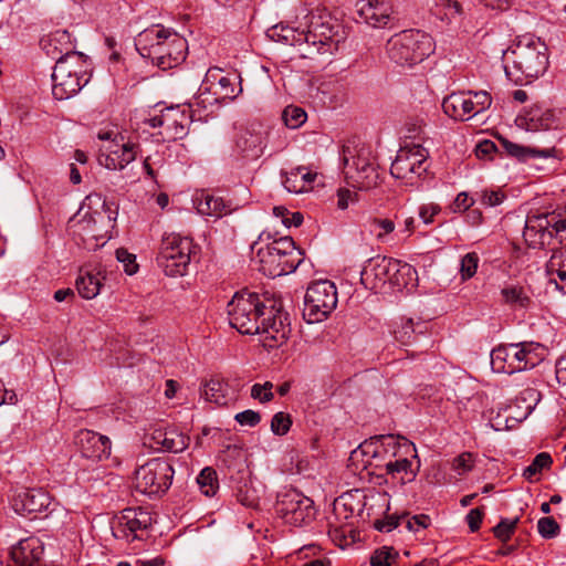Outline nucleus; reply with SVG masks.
<instances>
[{
  "instance_id": "52",
  "label": "nucleus",
  "mask_w": 566,
  "mask_h": 566,
  "mask_svg": "<svg viewBox=\"0 0 566 566\" xmlns=\"http://www.w3.org/2000/svg\"><path fill=\"white\" fill-rule=\"evenodd\" d=\"M395 230V222L390 219L375 218L371 220V231L379 241L385 242L386 237Z\"/></svg>"
},
{
  "instance_id": "35",
  "label": "nucleus",
  "mask_w": 566,
  "mask_h": 566,
  "mask_svg": "<svg viewBox=\"0 0 566 566\" xmlns=\"http://www.w3.org/2000/svg\"><path fill=\"white\" fill-rule=\"evenodd\" d=\"M549 281L556 284V287L566 294V248L554 250L546 264Z\"/></svg>"
},
{
  "instance_id": "25",
  "label": "nucleus",
  "mask_w": 566,
  "mask_h": 566,
  "mask_svg": "<svg viewBox=\"0 0 566 566\" xmlns=\"http://www.w3.org/2000/svg\"><path fill=\"white\" fill-rule=\"evenodd\" d=\"M165 130L163 134L168 139H181L188 134V127L192 122L189 107L171 106L163 109Z\"/></svg>"
},
{
  "instance_id": "9",
  "label": "nucleus",
  "mask_w": 566,
  "mask_h": 566,
  "mask_svg": "<svg viewBox=\"0 0 566 566\" xmlns=\"http://www.w3.org/2000/svg\"><path fill=\"white\" fill-rule=\"evenodd\" d=\"M197 247L189 237L168 233L163 237L157 263L168 276H184Z\"/></svg>"
},
{
  "instance_id": "6",
  "label": "nucleus",
  "mask_w": 566,
  "mask_h": 566,
  "mask_svg": "<svg viewBox=\"0 0 566 566\" xmlns=\"http://www.w3.org/2000/svg\"><path fill=\"white\" fill-rule=\"evenodd\" d=\"M431 35L420 30H405L392 35L386 44L388 57L398 65L411 66L433 52Z\"/></svg>"
},
{
  "instance_id": "20",
  "label": "nucleus",
  "mask_w": 566,
  "mask_h": 566,
  "mask_svg": "<svg viewBox=\"0 0 566 566\" xmlns=\"http://www.w3.org/2000/svg\"><path fill=\"white\" fill-rule=\"evenodd\" d=\"M395 264L396 260L391 258L376 256L369 259L360 272L361 284L370 291H380L387 283H391Z\"/></svg>"
},
{
  "instance_id": "44",
  "label": "nucleus",
  "mask_w": 566,
  "mask_h": 566,
  "mask_svg": "<svg viewBox=\"0 0 566 566\" xmlns=\"http://www.w3.org/2000/svg\"><path fill=\"white\" fill-rule=\"evenodd\" d=\"M197 483L202 494L206 496H213L219 489L216 470L210 467L202 469L197 476Z\"/></svg>"
},
{
  "instance_id": "37",
  "label": "nucleus",
  "mask_w": 566,
  "mask_h": 566,
  "mask_svg": "<svg viewBox=\"0 0 566 566\" xmlns=\"http://www.w3.org/2000/svg\"><path fill=\"white\" fill-rule=\"evenodd\" d=\"M418 276L416 269L405 262L396 260V264L392 266L391 283L392 287L397 290L412 289L416 286Z\"/></svg>"
},
{
  "instance_id": "33",
  "label": "nucleus",
  "mask_w": 566,
  "mask_h": 566,
  "mask_svg": "<svg viewBox=\"0 0 566 566\" xmlns=\"http://www.w3.org/2000/svg\"><path fill=\"white\" fill-rule=\"evenodd\" d=\"M197 201V210L200 214L212 217L214 219L230 214L235 208L231 202L224 201L223 198L209 193H202Z\"/></svg>"
},
{
  "instance_id": "51",
  "label": "nucleus",
  "mask_w": 566,
  "mask_h": 566,
  "mask_svg": "<svg viewBox=\"0 0 566 566\" xmlns=\"http://www.w3.org/2000/svg\"><path fill=\"white\" fill-rule=\"evenodd\" d=\"M292 426V419L289 413L283 411L276 412L271 420V430L276 436H284Z\"/></svg>"
},
{
  "instance_id": "56",
  "label": "nucleus",
  "mask_w": 566,
  "mask_h": 566,
  "mask_svg": "<svg viewBox=\"0 0 566 566\" xmlns=\"http://www.w3.org/2000/svg\"><path fill=\"white\" fill-rule=\"evenodd\" d=\"M297 174H300V171L292 169L284 177L283 186L289 192L302 193L305 191V182L302 181V177Z\"/></svg>"
},
{
  "instance_id": "61",
  "label": "nucleus",
  "mask_w": 566,
  "mask_h": 566,
  "mask_svg": "<svg viewBox=\"0 0 566 566\" xmlns=\"http://www.w3.org/2000/svg\"><path fill=\"white\" fill-rule=\"evenodd\" d=\"M407 516H395V515H391V516H388L386 520H377L375 522V528L378 530L379 532H391L392 530H395L396 527H398L400 525L401 522L405 521Z\"/></svg>"
},
{
  "instance_id": "13",
  "label": "nucleus",
  "mask_w": 566,
  "mask_h": 566,
  "mask_svg": "<svg viewBox=\"0 0 566 566\" xmlns=\"http://www.w3.org/2000/svg\"><path fill=\"white\" fill-rule=\"evenodd\" d=\"M174 474L170 462L161 458L151 459L135 471L136 490L148 495L164 494L170 488Z\"/></svg>"
},
{
  "instance_id": "64",
  "label": "nucleus",
  "mask_w": 566,
  "mask_h": 566,
  "mask_svg": "<svg viewBox=\"0 0 566 566\" xmlns=\"http://www.w3.org/2000/svg\"><path fill=\"white\" fill-rule=\"evenodd\" d=\"M441 208L436 203H424L419 207V217L424 224L433 222V218L439 214Z\"/></svg>"
},
{
  "instance_id": "29",
  "label": "nucleus",
  "mask_w": 566,
  "mask_h": 566,
  "mask_svg": "<svg viewBox=\"0 0 566 566\" xmlns=\"http://www.w3.org/2000/svg\"><path fill=\"white\" fill-rule=\"evenodd\" d=\"M241 92L239 75L224 74L222 81L213 87L212 94L207 97L201 96L199 101H202V107L206 108L208 105L219 104L223 101H233Z\"/></svg>"
},
{
  "instance_id": "14",
  "label": "nucleus",
  "mask_w": 566,
  "mask_h": 566,
  "mask_svg": "<svg viewBox=\"0 0 566 566\" xmlns=\"http://www.w3.org/2000/svg\"><path fill=\"white\" fill-rule=\"evenodd\" d=\"M70 227L73 229V233L81 239L85 249L96 250L109 239L111 217L106 218L104 213L97 211H86L85 213L80 211L70 220Z\"/></svg>"
},
{
  "instance_id": "18",
  "label": "nucleus",
  "mask_w": 566,
  "mask_h": 566,
  "mask_svg": "<svg viewBox=\"0 0 566 566\" xmlns=\"http://www.w3.org/2000/svg\"><path fill=\"white\" fill-rule=\"evenodd\" d=\"M138 153V144L125 142L124 136L115 135L109 144L99 148L98 163L109 170H123L136 159Z\"/></svg>"
},
{
  "instance_id": "4",
  "label": "nucleus",
  "mask_w": 566,
  "mask_h": 566,
  "mask_svg": "<svg viewBox=\"0 0 566 566\" xmlns=\"http://www.w3.org/2000/svg\"><path fill=\"white\" fill-rule=\"evenodd\" d=\"M342 166L344 178L353 188L369 190L380 182L378 166L370 146L345 145L342 151Z\"/></svg>"
},
{
  "instance_id": "24",
  "label": "nucleus",
  "mask_w": 566,
  "mask_h": 566,
  "mask_svg": "<svg viewBox=\"0 0 566 566\" xmlns=\"http://www.w3.org/2000/svg\"><path fill=\"white\" fill-rule=\"evenodd\" d=\"M149 440L151 448L175 453L182 452L190 442V438L176 427L155 428Z\"/></svg>"
},
{
  "instance_id": "39",
  "label": "nucleus",
  "mask_w": 566,
  "mask_h": 566,
  "mask_svg": "<svg viewBox=\"0 0 566 566\" xmlns=\"http://www.w3.org/2000/svg\"><path fill=\"white\" fill-rule=\"evenodd\" d=\"M76 290L78 294L86 300H92L99 294L101 291V279L99 273L93 274L86 272L85 274H80L76 279Z\"/></svg>"
},
{
  "instance_id": "62",
  "label": "nucleus",
  "mask_w": 566,
  "mask_h": 566,
  "mask_svg": "<svg viewBox=\"0 0 566 566\" xmlns=\"http://www.w3.org/2000/svg\"><path fill=\"white\" fill-rule=\"evenodd\" d=\"M471 99H472V103L474 104L473 112L475 115L483 112L485 108H488L491 105V97L484 91L471 93Z\"/></svg>"
},
{
  "instance_id": "55",
  "label": "nucleus",
  "mask_w": 566,
  "mask_h": 566,
  "mask_svg": "<svg viewBox=\"0 0 566 566\" xmlns=\"http://www.w3.org/2000/svg\"><path fill=\"white\" fill-rule=\"evenodd\" d=\"M537 530L542 537L553 538L559 534L560 526L553 517H542L537 522Z\"/></svg>"
},
{
  "instance_id": "38",
  "label": "nucleus",
  "mask_w": 566,
  "mask_h": 566,
  "mask_svg": "<svg viewBox=\"0 0 566 566\" xmlns=\"http://www.w3.org/2000/svg\"><path fill=\"white\" fill-rule=\"evenodd\" d=\"M522 350V360L525 364V369H531L541 364L546 356V347L535 342L520 343Z\"/></svg>"
},
{
  "instance_id": "46",
  "label": "nucleus",
  "mask_w": 566,
  "mask_h": 566,
  "mask_svg": "<svg viewBox=\"0 0 566 566\" xmlns=\"http://www.w3.org/2000/svg\"><path fill=\"white\" fill-rule=\"evenodd\" d=\"M552 457L547 452L538 453L532 461V463L524 469L523 476L533 481L534 478L539 474L544 469H548L552 464Z\"/></svg>"
},
{
  "instance_id": "19",
  "label": "nucleus",
  "mask_w": 566,
  "mask_h": 566,
  "mask_svg": "<svg viewBox=\"0 0 566 566\" xmlns=\"http://www.w3.org/2000/svg\"><path fill=\"white\" fill-rule=\"evenodd\" d=\"M560 114V111L535 104L517 116L516 125L527 132L559 129Z\"/></svg>"
},
{
  "instance_id": "60",
  "label": "nucleus",
  "mask_w": 566,
  "mask_h": 566,
  "mask_svg": "<svg viewBox=\"0 0 566 566\" xmlns=\"http://www.w3.org/2000/svg\"><path fill=\"white\" fill-rule=\"evenodd\" d=\"M473 463L474 460L472 453L464 452L453 460V470L458 474L462 475L472 470Z\"/></svg>"
},
{
  "instance_id": "58",
  "label": "nucleus",
  "mask_w": 566,
  "mask_h": 566,
  "mask_svg": "<svg viewBox=\"0 0 566 566\" xmlns=\"http://www.w3.org/2000/svg\"><path fill=\"white\" fill-rule=\"evenodd\" d=\"M116 259L118 262L123 263L124 271L128 275H133L137 272L138 265L136 263V256L132 253H129L125 249H117L116 250Z\"/></svg>"
},
{
  "instance_id": "42",
  "label": "nucleus",
  "mask_w": 566,
  "mask_h": 566,
  "mask_svg": "<svg viewBox=\"0 0 566 566\" xmlns=\"http://www.w3.org/2000/svg\"><path fill=\"white\" fill-rule=\"evenodd\" d=\"M226 73L223 70L219 67H211L207 71L205 80L199 88V94L195 98V104L198 106H202V101H199V98L210 96L213 92V87L218 85L220 81H222V76Z\"/></svg>"
},
{
  "instance_id": "36",
  "label": "nucleus",
  "mask_w": 566,
  "mask_h": 566,
  "mask_svg": "<svg viewBox=\"0 0 566 566\" xmlns=\"http://www.w3.org/2000/svg\"><path fill=\"white\" fill-rule=\"evenodd\" d=\"M500 144L503 147V149L511 156L516 157L518 159H525V158H549L555 157L556 149L554 147L551 148H533V147H523L521 145H517L515 143H512L505 138L500 139Z\"/></svg>"
},
{
  "instance_id": "17",
  "label": "nucleus",
  "mask_w": 566,
  "mask_h": 566,
  "mask_svg": "<svg viewBox=\"0 0 566 566\" xmlns=\"http://www.w3.org/2000/svg\"><path fill=\"white\" fill-rule=\"evenodd\" d=\"M338 24L323 21L322 17H312L307 29L297 33V41H304L316 48L318 53L332 52L339 42Z\"/></svg>"
},
{
  "instance_id": "32",
  "label": "nucleus",
  "mask_w": 566,
  "mask_h": 566,
  "mask_svg": "<svg viewBox=\"0 0 566 566\" xmlns=\"http://www.w3.org/2000/svg\"><path fill=\"white\" fill-rule=\"evenodd\" d=\"M265 133L259 128H245L237 138V148L248 158L255 159L263 154Z\"/></svg>"
},
{
  "instance_id": "59",
  "label": "nucleus",
  "mask_w": 566,
  "mask_h": 566,
  "mask_svg": "<svg viewBox=\"0 0 566 566\" xmlns=\"http://www.w3.org/2000/svg\"><path fill=\"white\" fill-rule=\"evenodd\" d=\"M403 516H407L403 522H406V527L411 532L424 530L430 525V517L426 514H419L413 516H409V514H403Z\"/></svg>"
},
{
  "instance_id": "16",
  "label": "nucleus",
  "mask_w": 566,
  "mask_h": 566,
  "mask_svg": "<svg viewBox=\"0 0 566 566\" xmlns=\"http://www.w3.org/2000/svg\"><path fill=\"white\" fill-rule=\"evenodd\" d=\"M429 151L419 144H408L401 147L390 167V174L397 179L412 182L428 169Z\"/></svg>"
},
{
  "instance_id": "12",
  "label": "nucleus",
  "mask_w": 566,
  "mask_h": 566,
  "mask_svg": "<svg viewBox=\"0 0 566 566\" xmlns=\"http://www.w3.org/2000/svg\"><path fill=\"white\" fill-rule=\"evenodd\" d=\"M337 305V291L333 282L319 280L310 284L304 296V318L313 324L323 322Z\"/></svg>"
},
{
  "instance_id": "47",
  "label": "nucleus",
  "mask_w": 566,
  "mask_h": 566,
  "mask_svg": "<svg viewBox=\"0 0 566 566\" xmlns=\"http://www.w3.org/2000/svg\"><path fill=\"white\" fill-rule=\"evenodd\" d=\"M282 118L287 127L296 129L306 122L307 114L300 106L289 105L284 108Z\"/></svg>"
},
{
  "instance_id": "22",
  "label": "nucleus",
  "mask_w": 566,
  "mask_h": 566,
  "mask_svg": "<svg viewBox=\"0 0 566 566\" xmlns=\"http://www.w3.org/2000/svg\"><path fill=\"white\" fill-rule=\"evenodd\" d=\"M11 504L15 513L30 515L48 510L51 496L43 489H21L12 497Z\"/></svg>"
},
{
  "instance_id": "34",
  "label": "nucleus",
  "mask_w": 566,
  "mask_h": 566,
  "mask_svg": "<svg viewBox=\"0 0 566 566\" xmlns=\"http://www.w3.org/2000/svg\"><path fill=\"white\" fill-rule=\"evenodd\" d=\"M201 395L207 401L218 406H226L235 398L229 384L221 378H211L207 381Z\"/></svg>"
},
{
  "instance_id": "48",
  "label": "nucleus",
  "mask_w": 566,
  "mask_h": 566,
  "mask_svg": "<svg viewBox=\"0 0 566 566\" xmlns=\"http://www.w3.org/2000/svg\"><path fill=\"white\" fill-rule=\"evenodd\" d=\"M271 38H277L279 40L290 44V45H301L304 41H297V33L302 32V30L294 29L287 25H275L270 30Z\"/></svg>"
},
{
  "instance_id": "3",
  "label": "nucleus",
  "mask_w": 566,
  "mask_h": 566,
  "mask_svg": "<svg viewBox=\"0 0 566 566\" xmlns=\"http://www.w3.org/2000/svg\"><path fill=\"white\" fill-rule=\"evenodd\" d=\"M135 46L138 53L161 70H169L185 61L188 44L176 31L154 24L137 34Z\"/></svg>"
},
{
  "instance_id": "10",
  "label": "nucleus",
  "mask_w": 566,
  "mask_h": 566,
  "mask_svg": "<svg viewBox=\"0 0 566 566\" xmlns=\"http://www.w3.org/2000/svg\"><path fill=\"white\" fill-rule=\"evenodd\" d=\"M398 442L391 434L376 436L365 440L357 449L352 451L349 461L356 470L381 469L387 470L388 461L396 455Z\"/></svg>"
},
{
  "instance_id": "5",
  "label": "nucleus",
  "mask_w": 566,
  "mask_h": 566,
  "mask_svg": "<svg viewBox=\"0 0 566 566\" xmlns=\"http://www.w3.org/2000/svg\"><path fill=\"white\" fill-rule=\"evenodd\" d=\"M301 255L292 238L282 237L258 249L259 271L271 277L289 274L301 264Z\"/></svg>"
},
{
  "instance_id": "26",
  "label": "nucleus",
  "mask_w": 566,
  "mask_h": 566,
  "mask_svg": "<svg viewBox=\"0 0 566 566\" xmlns=\"http://www.w3.org/2000/svg\"><path fill=\"white\" fill-rule=\"evenodd\" d=\"M151 525V516L140 507L125 509L118 517L117 532L123 536L140 538L138 532L146 531Z\"/></svg>"
},
{
  "instance_id": "28",
  "label": "nucleus",
  "mask_w": 566,
  "mask_h": 566,
  "mask_svg": "<svg viewBox=\"0 0 566 566\" xmlns=\"http://www.w3.org/2000/svg\"><path fill=\"white\" fill-rule=\"evenodd\" d=\"M358 13L366 23L380 28L388 24L392 13L391 6L384 0H363L357 3Z\"/></svg>"
},
{
  "instance_id": "21",
  "label": "nucleus",
  "mask_w": 566,
  "mask_h": 566,
  "mask_svg": "<svg viewBox=\"0 0 566 566\" xmlns=\"http://www.w3.org/2000/svg\"><path fill=\"white\" fill-rule=\"evenodd\" d=\"M75 442L81 454L86 459L101 461L111 454L112 442L108 437L93 430L83 429L77 432Z\"/></svg>"
},
{
  "instance_id": "11",
  "label": "nucleus",
  "mask_w": 566,
  "mask_h": 566,
  "mask_svg": "<svg viewBox=\"0 0 566 566\" xmlns=\"http://www.w3.org/2000/svg\"><path fill=\"white\" fill-rule=\"evenodd\" d=\"M365 494L360 490H352L338 496L333 504V514L328 517V534L334 539L345 541L353 532V520L360 515L365 507Z\"/></svg>"
},
{
  "instance_id": "23",
  "label": "nucleus",
  "mask_w": 566,
  "mask_h": 566,
  "mask_svg": "<svg viewBox=\"0 0 566 566\" xmlns=\"http://www.w3.org/2000/svg\"><path fill=\"white\" fill-rule=\"evenodd\" d=\"M491 366L496 373L514 374L525 370L518 344L500 345L491 352Z\"/></svg>"
},
{
  "instance_id": "54",
  "label": "nucleus",
  "mask_w": 566,
  "mask_h": 566,
  "mask_svg": "<svg viewBox=\"0 0 566 566\" xmlns=\"http://www.w3.org/2000/svg\"><path fill=\"white\" fill-rule=\"evenodd\" d=\"M479 264V256L475 252L467 253L461 260V276L463 280L471 279L475 273Z\"/></svg>"
},
{
  "instance_id": "27",
  "label": "nucleus",
  "mask_w": 566,
  "mask_h": 566,
  "mask_svg": "<svg viewBox=\"0 0 566 566\" xmlns=\"http://www.w3.org/2000/svg\"><path fill=\"white\" fill-rule=\"evenodd\" d=\"M471 92L452 93L443 98L442 109L447 116L455 120H468L475 116Z\"/></svg>"
},
{
  "instance_id": "41",
  "label": "nucleus",
  "mask_w": 566,
  "mask_h": 566,
  "mask_svg": "<svg viewBox=\"0 0 566 566\" xmlns=\"http://www.w3.org/2000/svg\"><path fill=\"white\" fill-rule=\"evenodd\" d=\"M386 472L398 479L402 484L411 482L416 478V472L411 469V462L406 458L388 461Z\"/></svg>"
},
{
  "instance_id": "43",
  "label": "nucleus",
  "mask_w": 566,
  "mask_h": 566,
  "mask_svg": "<svg viewBox=\"0 0 566 566\" xmlns=\"http://www.w3.org/2000/svg\"><path fill=\"white\" fill-rule=\"evenodd\" d=\"M431 12L441 21H450L462 13V8L458 0H439L431 8Z\"/></svg>"
},
{
  "instance_id": "8",
  "label": "nucleus",
  "mask_w": 566,
  "mask_h": 566,
  "mask_svg": "<svg viewBox=\"0 0 566 566\" xmlns=\"http://www.w3.org/2000/svg\"><path fill=\"white\" fill-rule=\"evenodd\" d=\"M523 237L530 248L542 249L554 240L566 243V217L555 211L530 214L526 218Z\"/></svg>"
},
{
  "instance_id": "2",
  "label": "nucleus",
  "mask_w": 566,
  "mask_h": 566,
  "mask_svg": "<svg viewBox=\"0 0 566 566\" xmlns=\"http://www.w3.org/2000/svg\"><path fill=\"white\" fill-rule=\"evenodd\" d=\"M506 77L516 85L531 83L542 76L548 67V48L533 34L517 36L503 52Z\"/></svg>"
},
{
  "instance_id": "31",
  "label": "nucleus",
  "mask_w": 566,
  "mask_h": 566,
  "mask_svg": "<svg viewBox=\"0 0 566 566\" xmlns=\"http://www.w3.org/2000/svg\"><path fill=\"white\" fill-rule=\"evenodd\" d=\"M41 44L46 55L56 61L60 56L81 54L74 51L72 36L66 30H56L43 39Z\"/></svg>"
},
{
  "instance_id": "63",
  "label": "nucleus",
  "mask_w": 566,
  "mask_h": 566,
  "mask_svg": "<svg viewBox=\"0 0 566 566\" xmlns=\"http://www.w3.org/2000/svg\"><path fill=\"white\" fill-rule=\"evenodd\" d=\"M235 421L241 426L255 427L261 421L259 412L248 409L235 415Z\"/></svg>"
},
{
  "instance_id": "1",
  "label": "nucleus",
  "mask_w": 566,
  "mask_h": 566,
  "mask_svg": "<svg viewBox=\"0 0 566 566\" xmlns=\"http://www.w3.org/2000/svg\"><path fill=\"white\" fill-rule=\"evenodd\" d=\"M227 312L231 327L241 334L262 335L266 347H279L289 338V315L280 300L244 290L233 295Z\"/></svg>"
},
{
  "instance_id": "7",
  "label": "nucleus",
  "mask_w": 566,
  "mask_h": 566,
  "mask_svg": "<svg viewBox=\"0 0 566 566\" xmlns=\"http://www.w3.org/2000/svg\"><path fill=\"white\" fill-rule=\"evenodd\" d=\"M83 54L60 56L52 73V94L63 101L74 96L88 82Z\"/></svg>"
},
{
  "instance_id": "45",
  "label": "nucleus",
  "mask_w": 566,
  "mask_h": 566,
  "mask_svg": "<svg viewBox=\"0 0 566 566\" xmlns=\"http://www.w3.org/2000/svg\"><path fill=\"white\" fill-rule=\"evenodd\" d=\"M502 297L506 304L518 307H527L531 300L524 289L517 285H507L501 291Z\"/></svg>"
},
{
  "instance_id": "57",
  "label": "nucleus",
  "mask_w": 566,
  "mask_h": 566,
  "mask_svg": "<svg viewBox=\"0 0 566 566\" xmlns=\"http://www.w3.org/2000/svg\"><path fill=\"white\" fill-rule=\"evenodd\" d=\"M272 389L273 384L271 381H265L264 384H254L251 388V397L262 403L269 402L274 397Z\"/></svg>"
},
{
  "instance_id": "50",
  "label": "nucleus",
  "mask_w": 566,
  "mask_h": 566,
  "mask_svg": "<svg viewBox=\"0 0 566 566\" xmlns=\"http://www.w3.org/2000/svg\"><path fill=\"white\" fill-rule=\"evenodd\" d=\"M520 400L527 403L525 406V410L523 411V413L515 418L516 421L525 419L533 411V409L535 408L536 403L539 400V392L534 388H526L523 391H521L517 401Z\"/></svg>"
},
{
  "instance_id": "15",
  "label": "nucleus",
  "mask_w": 566,
  "mask_h": 566,
  "mask_svg": "<svg viewBox=\"0 0 566 566\" xmlns=\"http://www.w3.org/2000/svg\"><path fill=\"white\" fill-rule=\"evenodd\" d=\"M275 510L286 524L297 527L307 525L316 514L313 500L294 489L279 494Z\"/></svg>"
},
{
  "instance_id": "40",
  "label": "nucleus",
  "mask_w": 566,
  "mask_h": 566,
  "mask_svg": "<svg viewBox=\"0 0 566 566\" xmlns=\"http://www.w3.org/2000/svg\"><path fill=\"white\" fill-rule=\"evenodd\" d=\"M420 323H415L412 318L400 317L392 325L394 338L401 345H408L415 339L417 328Z\"/></svg>"
},
{
  "instance_id": "53",
  "label": "nucleus",
  "mask_w": 566,
  "mask_h": 566,
  "mask_svg": "<svg viewBox=\"0 0 566 566\" xmlns=\"http://www.w3.org/2000/svg\"><path fill=\"white\" fill-rule=\"evenodd\" d=\"M397 553L392 547L384 546L376 549L370 557L371 566H390L391 562L396 558Z\"/></svg>"
},
{
  "instance_id": "30",
  "label": "nucleus",
  "mask_w": 566,
  "mask_h": 566,
  "mask_svg": "<svg viewBox=\"0 0 566 566\" xmlns=\"http://www.w3.org/2000/svg\"><path fill=\"white\" fill-rule=\"evenodd\" d=\"M43 554V547L35 537H28L19 541L11 548L10 555L19 566H36Z\"/></svg>"
},
{
  "instance_id": "49",
  "label": "nucleus",
  "mask_w": 566,
  "mask_h": 566,
  "mask_svg": "<svg viewBox=\"0 0 566 566\" xmlns=\"http://www.w3.org/2000/svg\"><path fill=\"white\" fill-rule=\"evenodd\" d=\"M518 517L514 520L502 518L497 525L493 527L494 536L503 543H507L515 533Z\"/></svg>"
}]
</instances>
